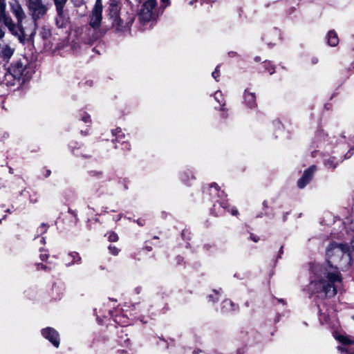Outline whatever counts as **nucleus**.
Wrapping results in <instances>:
<instances>
[{
  "instance_id": "nucleus-1",
  "label": "nucleus",
  "mask_w": 354,
  "mask_h": 354,
  "mask_svg": "<svg viewBox=\"0 0 354 354\" xmlns=\"http://www.w3.org/2000/svg\"><path fill=\"white\" fill-rule=\"evenodd\" d=\"M326 258L330 269L324 268L308 286L313 294H324L326 297H333L342 288V279L337 270H344L351 264L349 250L346 245L332 243L326 249Z\"/></svg>"
},
{
  "instance_id": "nucleus-2",
  "label": "nucleus",
  "mask_w": 354,
  "mask_h": 354,
  "mask_svg": "<svg viewBox=\"0 0 354 354\" xmlns=\"http://www.w3.org/2000/svg\"><path fill=\"white\" fill-rule=\"evenodd\" d=\"M28 6L34 20L39 19L46 12V8L41 3V0H28Z\"/></svg>"
},
{
  "instance_id": "nucleus-3",
  "label": "nucleus",
  "mask_w": 354,
  "mask_h": 354,
  "mask_svg": "<svg viewBox=\"0 0 354 354\" xmlns=\"http://www.w3.org/2000/svg\"><path fill=\"white\" fill-rule=\"evenodd\" d=\"M156 6V0H148L143 5V8L140 11V17L142 22H149L153 20L152 10Z\"/></svg>"
},
{
  "instance_id": "nucleus-4",
  "label": "nucleus",
  "mask_w": 354,
  "mask_h": 354,
  "mask_svg": "<svg viewBox=\"0 0 354 354\" xmlns=\"http://www.w3.org/2000/svg\"><path fill=\"white\" fill-rule=\"evenodd\" d=\"M336 339L340 342L344 346H339L338 350L344 354H354V350L347 347L354 344V337H350L344 335L335 336Z\"/></svg>"
},
{
  "instance_id": "nucleus-5",
  "label": "nucleus",
  "mask_w": 354,
  "mask_h": 354,
  "mask_svg": "<svg viewBox=\"0 0 354 354\" xmlns=\"http://www.w3.org/2000/svg\"><path fill=\"white\" fill-rule=\"evenodd\" d=\"M41 335L48 339L52 344L58 348L59 346V335L58 332L53 328L47 327L41 330Z\"/></svg>"
},
{
  "instance_id": "nucleus-6",
  "label": "nucleus",
  "mask_w": 354,
  "mask_h": 354,
  "mask_svg": "<svg viewBox=\"0 0 354 354\" xmlns=\"http://www.w3.org/2000/svg\"><path fill=\"white\" fill-rule=\"evenodd\" d=\"M316 170L315 166H311L308 169H306L302 177L298 180L297 185L299 188H304L309 182L311 180L313 174Z\"/></svg>"
},
{
  "instance_id": "nucleus-7",
  "label": "nucleus",
  "mask_w": 354,
  "mask_h": 354,
  "mask_svg": "<svg viewBox=\"0 0 354 354\" xmlns=\"http://www.w3.org/2000/svg\"><path fill=\"white\" fill-rule=\"evenodd\" d=\"M9 75L14 77V79L18 80L19 85H21V78L22 77V64L19 62L15 64H12L8 69Z\"/></svg>"
},
{
  "instance_id": "nucleus-8",
  "label": "nucleus",
  "mask_w": 354,
  "mask_h": 354,
  "mask_svg": "<svg viewBox=\"0 0 354 354\" xmlns=\"http://www.w3.org/2000/svg\"><path fill=\"white\" fill-rule=\"evenodd\" d=\"M57 12L58 19L57 22L64 21L68 19V15L64 10V7L67 0H54Z\"/></svg>"
},
{
  "instance_id": "nucleus-9",
  "label": "nucleus",
  "mask_w": 354,
  "mask_h": 354,
  "mask_svg": "<svg viewBox=\"0 0 354 354\" xmlns=\"http://www.w3.org/2000/svg\"><path fill=\"white\" fill-rule=\"evenodd\" d=\"M102 12V4L101 0H96L95 5L91 13L92 22H101Z\"/></svg>"
},
{
  "instance_id": "nucleus-10",
  "label": "nucleus",
  "mask_w": 354,
  "mask_h": 354,
  "mask_svg": "<svg viewBox=\"0 0 354 354\" xmlns=\"http://www.w3.org/2000/svg\"><path fill=\"white\" fill-rule=\"evenodd\" d=\"M120 7L117 4H111L109 8V19L112 20L113 22H120L121 19L120 18Z\"/></svg>"
},
{
  "instance_id": "nucleus-11",
  "label": "nucleus",
  "mask_w": 354,
  "mask_h": 354,
  "mask_svg": "<svg viewBox=\"0 0 354 354\" xmlns=\"http://www.w3.org/2000/svg\"><path fill=\"white\" fill-rule=\"evenodd\" d=\"M64 261L66 266H71L75 263H80L81 257L77 252H72L68 254L65 257Z\"/></svg>"
},
{
  "instance_id": "nucleus-12",
  "label": "nucleus",
  "mask_w": 354,
  "mask_h": 354,
  "mask_svg": "<svg viewBox=\"0 0 354 354\" xmlns=\"http://www.w3.org/2000/svg\"><path fill=\"white\" fill-rule=\"evenodd\" d=\"M8 25V28L14 35L18 37L20 42H22V30L21 28V24H5Z\"/></svg>"
},
{
  "instance_id": "nucleus-13",
  "label": "nucleus",
  "mask_w": 354,
  "mask_h": 354,
  "mask_svg": "<svg viewBox=\"0 0 354 354\" xmlns=\"http://www.w3.org/2000/svg\"><path fill=\"white\" fill-rule=\"evenodd\" d=\"M11 10L13 14L16 16L18 22H22L21 19V8L19 1L15 0L10 3Z\"/></svg>"
},
{
  "instance_id": "nucleus-14",
  "label": "nucleus",
  "mask_w": 354,
  "mask_h": 354,
  "mask_svg": "<svg viewBox=\"0 0 354 354\" xmlns=\"http://www.w3.org/2000/svg\"><path fill=\"white\" fill-rule=\"evenodd\" d=\"M244 100L250 108H253L256 106V96L254 93L245 90L244 93Z\"/></svg>"
},
{
  "instance_id": "nucleus-15",
  "label": "nucleus",
  "mask_w": 354,
  "mask_h": 354,
  "mask_svg": "<svg viewBox=\"0 0 354 354\" xmlns=\"http://www.w3.org/2000/svg\"><path fill=\"white\" fill-rule=\"evenodd\" d=\"M112 28L117 33L124 34L130 30L129 24H113Z\"/></svg>"
},
{
  "instance_id": "nucleus-16",
  "label": "nucleus",
  "mask_w": 354,
  "mask_h": 354,
  "mask_svg": "<svg viewBox=\"0 0 354 354\" xmlns=\"http://www.w3.org/2000/svg\"><path fill=\"white\" fill-rule=\"evenodd\" d=\"M6 0H0V22H11L6 13Z\"/></svg>"
},
{
  "instance_id": "nucleus-17",
  "label": "nucleus",
  "mask_w": 354,
  "mask_h": 354,
  "mask_svg": "<svg viewBox=\"0 0 354 354\" xmlns=\"http://www.w3.org/2000/svg\"><path fill=\"white\" fill-rule=\"evenodd\" d=\"M13 54V50L7 44H0V55L5 59H9Z\"/></svg>"
},
{
  "instance_id": "nucleus-18",
  "label": "nucleus",
  "mask_w": 354,
  "mask_h": 354,
  "mask_svg": "<svg viewBox=\"0 0 354 354\" xmlns=\"http://www.w3.org/2000/svg\"><path fill=\"white\" fill-rule=\"evenodd\" d=\"M327 40H328V44L330 46L334 47V46H337V44H339L338 36H337V33L333 30H330L328 32Z\"/></svg>"
},
{
  "instance_id": "nucleus-19",
  "label": "nucleus",
  "mask_w": 354,
  "mask_h": 354,
  "mask_svg": "<svg viewBox=\"0 0 354 354\" xmlns=\"http://www.w3.org/2000/svg\"><path fill=\"white\" fill-rule=\"evenodd\" d=\"M101 24H90L91 28L93 31L96 32L95 36V38L100 37L104 33L103 32H101Z\"/></svg>"
},
{
  "instance_id": "nucleus-20",
  "label": "nucleus",
  "mask_w": 354,
  "mask_h": 354,
  "mask_svg": "<svg viewBox=\"0 0 354 354\" xmlns=\"http://www.w3.org/2000/svg\"><path fill=\"white\" fill-rule=\"evenodd\" d=\"M347 230L348 233H351V234L353 236V239L351 241V246L353 250H354V221H353L348 226H347Z\"/></svg>"
},
{
  "instance_id": "nucleus-21",
  "label": "nucleus",
  "mask_w": 354,
  "mask_h": 354,
  "mask_svg": "<svg viewBox=\"0 0 354 354\" xmlns=\"http://www.w3.org/2000/svg\"><path fill=\"white\" fill-rule=\"evenodd\" d=\"M112 133L113 136H116L118 141H121L122 138L124 137V134L122 132V129L120 128H117L115 130H113Z\"/></svg>"
},
{
  "instance_id": "nucleus-22",
  "label": "nucleus",
  "mask_w": 354,
  "mask_h": 354,
  "mask_svg": "<svg viewBox=\"0 0 354 354\" xmlns=\"http://www.w3.org/2000/svg\"><path fill=\"white\" fill-rule=\"evenodd\" d=\"M26 71V75L24 74V82L26 80H29L32 77V75L35 73L34 70L32 68L30 67H26L24 68V72Z\"/></svg>"
},
{
  "instance_id": "nucleus-23",
  "label": "nucleus",
  "mask_w": 354,
  "mask_h": 354,
  "mask_svg": "<svg viewBox=\"0 0 354 354\" xmlns=\"http://www.w3.org/2000/svg\"><path fill=\"white\" fill-rule=\"evenodd\" d=\"M233 303L230 300H225L223 302V311H229L233 310Z\"/></svg>"
},
{
  "instance_id": "nucleus-24",
  "label": "nucleus",
  "mask_w": 354,
  "mask_h": 354,
  "mask_svg": "<svg viewBox=\"0 0 354 354\" xmlns=\"http://www.w3.org/2000/svg\"><path fill=\"white\" fill-rule=\"evenodd\" d=\"M108 239L109 241L115 242L118 240V236L113 232H110L107 234Z\"/></svg>"
},
{
  "instance_id": "nucleus-25",
  "label": "nucleus",
  "mask_w": 354,
  "mask_h": 354,
  "mask_svg": "<svg viewBox=\"0 0 354 354\" xmlns=\"http://www.w3.org/2000/svg\"><path fill=\"white\" fill-rule=\"evenodd\" d=\"M41 35L44 39H47L50 35V30L48 28L44 27L42 32H41Z\"/></svg>"
},
{
  "instance_id": "nucleus-26",
  "label": "nucleus",
  "mask_w": 354,
  "mask_h": 354,
  "mask_svg": "<svg viewBox=\"0 0 354 354\" xmlns=\"http://www.w3.org/2000/svg\"><path fill=\"white\" fill-rule=\"evenodd\" d=\"M214 99L221 104L223 100L222 93L220 91H216L214 93Z\"/></svg>"
},
{
  "instance_id": "nucleus-27",
  "label": "nucleus",
  "mask_w": 354,
  "mask_h": 354,
  "mask_svg": "<svg viewBox=\"0 0 354 354\" xmlns=\"http://www.w3.org/2000/svg\"><path fill=\"white\" fill-rule=\"evenodd\" d=\"M325 164L328 168H335L337 162L334 163L333 159H328L326 160Z\"/></svg>"
},
{
  "instance_id": "nucleus-28",
  "label": "nucleus",
  "mask_w": 354,
  "mask_h": 354,
  "mask_svg": "<svg viewBox=\"0 0 354 354\" xmlns=\"http://www.w3.org/2000/svg\"><path fill=\"white\" fill-rule=\"evenodd\" d=\"M109 250L113 255H118L120 251L118 248L113 245H109Z\"/></svg>"
},
{
  "instance_id": "nucleus-29",
  "label": "nucleus",
  "mask_w": 354,
  "mask_h": 354,
  "mask_svg": "<svg viewBox=\"0 0 354 354\" xmlns=\"http://www.w3.org/2000/svg\"><path fill=\"white\" fill-rule=\"evenodd\" d=\"M82 120L85 123H90L91 122L90 115L86 113H84L82 117Z\"/></svg>"
},
{
  "instance_id": "nucleus-30",
  "label": "nucleus",
  "mask_w": 354,
  "mask_h": 354,
  "mask_svg": "<svg viewBox=\"0 0 354 354\" xmlns=\"http://www.w3.org/2000/svg\"><path fill=\"white\" fill-rule=\"evenodd\" d=\"M48 227L46 224L42 223L40 227L38 228V232L41 234H43L47 231Z\"/></svg>"
},
{
  "instance_id": "nucleus-31",
  "label": "nucleus",
  "mask_w": 354,
  "mask_h": 354,
  "mask_svg": "<svg viewBox=\"0 0 354 354\" xmlns=\"http://www.w3.org/2000/svg\"><path fill=\"white\" fill-rule=\"evenodd\" d=\"M212 75L216 82L218 81V77H219V71L218 70V67H216L214 71L212 72Z\"/></svg>"
},
{
  "instance_id": "nucleus-32",
  "label": "nucleus",
  "mask_w": 354,
  "mask_h": 354,
  "mask_svg": "<svg viewBox=\"0 0 354 354\" xmlns=\"http://www.w3.org/2000/svg\"><path fill=\"white\" fill-rule=\"evenodd\" d=\"M47 266L43 263H38L37 265V270H47Z\"/></svg>"
},
{
  "instance_id": "nucleus-33",
  "label": "nucleus",
  "mask_w": 354,
  "mask_h": 354,
  "mask_svg": "<svg viewBox=\"0 0 354 354\" xmlns=\"http://www.w3.org/2000/svg\"><path fill=\"white\" fill-rule=\"evenodd\" d=\"M5 34V28L2 24H0V39L3 38Z\"/></svg>"
},
{
  "instance_id": "nucleus-34",
  "label": "nucleus",
  "mask_w": 354,
  "mask_h": 354,
  "mask_svg": "<svg viewBox=\"0 0 354 354\" xmlns=\"http://www.w3.org/2000/svg\"><path fill=\"white\" fill-rule=\"evenodd\" d=\"M48 253L47 252H45V253H41L40 254V259L42 260V261H45L48 258Z\"/></svg>"
},
{
  "instance_id": "nucleus-35",
  "label": "nucleus",
  "mask_w": 354,
  "mask_h": 354,
  "mask_svg": "<svg viewBox=\"0 0 354 354\" xmlns=\"http://www.w3.org/2000/svg\"><path fill=\"white\" fill-rule=\"evenodd\" d=\"M162 6L166 8L169 4V0H161Z\"/></svg>"
},
{
  "instance_id": "nucleus-36",
  "label": "nucleus",
  "mask_w": 354,
  "mask_h": 354,
  "mask_svg": "<svg viewBox=\"0 0 354 354\" xmlns=\"http://www.w3.org/2000/svg\"><path fill=\"white\" fill-rule=\"evenodd\" d=\"M229 212H230L233 216H236L238 214V211L234 207L232 208Z\"/></svg>"
},
{
  "instance_id": "nucleus-37",
  "label": "nucleus",
  "mask_w": 354,
  "mask_h": 354,
  "mask_svg": "<svg viewBox=\"0 0 354 354\" xmlns=\"http://www.w3.org/2000/svg\"><path fill=\"white\" fill-rule=\"evenodd\" d=\"M40 241V243H41V244H43V245H44V244L46 243V240H45V238H44V237H41V238L40 239V241Z\"/></svg>"
},
{
  "instance_id": "nucleus-38",
  "label": "nucleus",
  "mask_w": 354,
  "mask_h": 354,
  "mask_svg": "<svg viewBox=\"0 0 354 354\" xmlns=\"http://www.w3.org/2000/svg\"><path fill=\"white\" fill-rule=\"evenodd\" d=\"M208 297H209V300H210V301H215V299H213V298H214V296H213L212 295H209L208 296Z\"/></svg>"
},
{
  "instance_id": "nucleus-39",
  "label": "nucleus",
  "mask_w": 354,
  "mask_h": 354,
  "mask_svg": "<svg viewBox=\"0 0 354 354\" xmlns=\"http://www.w3.org/2000/svg\"><path fill=\"white\" fill-rule=\"evenodd\" d=\"M218 185L216 183L212 184L211 187H214L216 190H217Z\"/></svg>"
},
{
  "instance_id": "nucleus-40",
  "label": "nucleus",
  "mask_w": 354,
  "mask_h": 354,
  "mask_svg": "<svg viewBox=\"0 0 354 354\" xmlns=\"http://www.w3.org/2000/svg\"><path fill=\"white\" fill-rule=\"evenodd\" d=\"M250 238L254 241V242H257V239L253 236L252 235L250 236Z\"/></svg>"
},
{
  "instance_id": "nucleus-41",
  "label": "nucleus",
  "mask_w": 354,
  "mask_h": 354,
  "mask_svg": "<svg viewBox=\"0 0 354 354\" xmlns=\"http://www.w3.org/2000/svg\"><path fill=\"white\" fill-rule=\"evenodd\" d=\"M213 292L215 294V295H218V290H214Z\"/></svg>"
},
{
  "instance_id": "nucleus-42",
  "label": "nucleus",
  "mask_w": 354,
  "mask_h": 354,
  "mask_svg": "<svg viewBox=\"0 0 354 354\" xmlns=\"http://www.w3.org/2000/svg\"><path fill=\"white\" fill-rule=\"evenodd\" d=\"M223 206L224 208H227V206L225 204H223Z\"/></svg>"
},
{
  "instance_id": "nucleus-43",
  "label": "nucleus",
  "mask_w": 354,
  "mask_h": 354,
  "mask_svg": "<svg viewBox=\"0 0 354 354\" xmlns=\"http://www.w3.org/2000/svg\"><path fill=\"white\" fill-rule=\"evenodd\" d=\"M39 251H40V252H42L44 251V250H43V249H41V248H40V249H39Z\"/></svg>"
},
{
  "instance_id": "nucleus-44",
  "label": "nucleus",
  "mask_w": 354,
  "mask_h": 354,
  "mask_svg": "<svg viewBox=\"0 0 354 354\" xmlns=\"http://www.w3.org/2000/svg\"><path fill=\"white\" fill-rule=\"evenodd\" d=\"M194 354H197V353H196V351H194Z\"/></svg>"
}]
</instances>
